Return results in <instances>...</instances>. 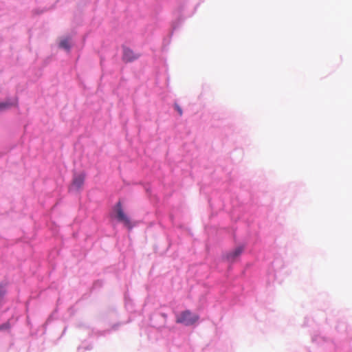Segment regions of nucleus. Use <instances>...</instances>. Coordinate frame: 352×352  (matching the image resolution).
I'll use <instances>...</instances> for the list:
<instances>
[{
  "instance_id": "obj_1",
  "label": "nucleus",
  "mask_w": 352,
  "mask_h": 352,
  "mask_svg": "<svg viewBox=\"0 0 352 352\" xmlns=\"http://www.w3.org/2000/svg\"><path fill=\"white\" fill-rule=\"evenodd\" d=\"M199 318L197 314H193L189 310H186L177 315L176 322L190 326L196 323Z\"/></svg>"
},
{
  "instance_id": "obj_2",
  "label": "nucleus",
  "mask_w": 352,
  "mask_h": 352,
  "mask_svg": "<svg viewBox=\"0 0 352 352\" xmlns=\"http://www.w3.org/2000/svg\"><path fill=\"white\" fill-rule=\"evenodd\" d=\"M115 211L116 212L117 219L122 223L126 227L131 228L132 226L129 218L125 214L122 210V204L118 201L115 206Z\"/></svg>"
},
{
  "instance_id": "obj_3",
  "label": "nucleus",
  "mask_w": 352,
  "mask_h": 352,
  "mask_svg": "<svg viewBox=\"0 0 352 352\" xmlns=\"http://www.w3.org/2000/svg\"><path fill=\"white\" fill-rule=\"evenodd\" d=\"M139 57V55L135 54L131 50L127 47L123 49L122 59L124 62H131Z\"/></svg>"
},
{
  "instance_id": "obj_4",
  "label": "nucleus",
  "mask_w": 352,
  "mask_h": 352,
  "mask_svg": "<svg viewBox=\"0 0 352 352\" xmlns=\"http://www.w3.org/2000/svg\"><path fill=\"white\" fill-rule=\"evenodd\" d=\"M85 179V175L84 173L75 175L73 179L72 186L78 190L80 189L84 184Z\"/></svg>"
},
{
  "instance_id": "obj_5",
  "label": "nucleus",
  "mask_w": 352,
  "mask_h": 352,
  "mask_svg": "<svg viewBox=\"0 0 352 352\" xmlns=\"http://www.w3.org/2000/svg\"><path fill=\"white\" fill-rule=\"evenodd\" d=\"M243 251V247H238L234 251L230 252L227 258L230 261H234Z\"/></svg>"
},
{
  "instance_id": "obj_6",
  "label": "nucleus",
  "mask_w": 352,
  "mask_h": 352,
  "mask_svg": "<svg viewBox=\"0 0 352 352\" xmlns=\"http://www.w3.org/2000/svg\"><path fill=\"white\" fill-rule=\"evenodd\" d=\"M16 104V101L15 102H10V101H6V102H0V111H3L5 109H7Z\"/></svg>"
},
{
  "instance_id": "obj_7",
  "label": "nucleus",
  "mask_w": 352,
  "mask_h": 352,
  "mask_svg": "<svg viewBox=\"0 0 352 352\" xmlns=\"http://www.w3.org/2000/svg\"><path fill=\"white\" fill-rule=\"evenodd\" d=\"M60 47L65 49V50H69V48H70V44H69V41L67 38H65V39H63L60 42V44H59Z\"/></svg>"
},
{
  "instance_id": "obj_8",
  "label": "nucleus",
  "mask_w": 352,
  "mask_h": 352,
  "mask_svg": "<svg viewBox=\"0 0 352 352\" xmlns=\"http://www.w3.org/2000/svg\"><path fill=\"white\" fill-rule=\"evenodd\" d=\"M10 329V324L8 322L0 325V331H3Z\"/></svg>"
},
{
  "instance_id": "obj_9",
  "label": "nucleus",
  "mask_w": 352,
  "mask_h": 352,
  "mask_svg": "<svg viewBox=\"0 0 352 352\" xmlns=\"http://www.w3.org/2000/svg\"><path fill=\"white\" fill-rule=\"evenodd\" d=\"M5 294L6 291L4 288L2 286H0V300H1Z\"/></svg>"
},
{
  "instance_id": "obj_10",
  "label": "nucleus",
  "mask_w": 352,
  "mask_h": 352,
  "mask_svg": "<svg viewBox=\"0 0 352 352\" xmlns=\"http://www.w3.org/2000/svg\"><path fill=\"white\" fill-rule=\"evenodd\" d=\"M175 108L177 111V112L179 113V116H182V110L181 107L179 105L175 104Z\"/></svg>"
}]
</instances>
